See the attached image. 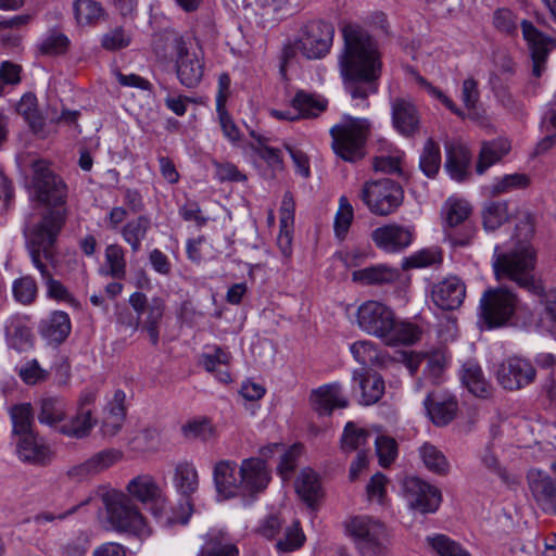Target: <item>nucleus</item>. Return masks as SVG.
<instances>
[{"label":"nucleus","instance_id":"1","mask_svg":"<svg viewBox=\"0 0 556 556\" xmlns=\"http://www.w3.org/2000/svg\"><path fill=\"white\" fill-rule=\"evenodd\" d=\"M344 46L339 55L345 89L353 99L366 101L377 92L376 81L381 76L382 60L377 40L361 25L342 27Z\"/></svg>","mask_w":556,"mask_h":556},{"label":"nucleus","instance_id":"2","mask_svg":"<svg viewBox=\"0 0 556 556\" xmlns=\"http://www.w3.org/2000/svg\"><path fill=\"white\" fill-rule=\"evenodd\" d=\"M518 239L513 250L501 252L494 248L493 268L497 280L509 279L530 293L542 292V282L534 275L535 252L529 239L534 232L533 217L525 213L516 226Z\"/></svg>","mask_w":556,"mask_h":556},{"label":"nucleus","instance_id":"3","mask_svg":"<svg viewBox=\"0 0 556 556\" xmlns=\"http://www.w3.org/2000/svg\"><path fill=\"white\" fill-rule=\"evenodd\" d=\"M358 327L381 339L387 345L414 344L420 339V328L409 321L396 320L394 312L378 301H366L357 309Z\"/></svg>","mask_w":556,"mask_h":556},{"label":"nucleus","instance_id":"4","mask_svg":"<svg viewBox=\"0 0 556 556\" xmlns=\"http://www.w3.org/2000/svg\"><path fill=\"white\" fill-rule=\"evenodd\" d=\"M65 220V208L47 207L39 216H29L24 227V237L33 264L47 262L52 268L56 266L55 243Z\"/></svg>","mask_w":556,"mask_h":556},{"label":"nucleus","instance_id":"5","mask_svg":"<svg viewBox=\"0 0 556 556\" xmlns=\"http://www.w3.org/2000/svg\"><path fill=\"white\" fill-rule=\"evenodd\" d=\"M346 532L361 556H387L389 530L379 519L355 516L346 525Z\"/></svg>","mask_w":556,"mask_h":556},{"label":"nucleus","instance_id":"6","mask_svg":"<svg viewBox=\"0 0 556 556\" xmlns=\"http://www.w3.org/2000/svg\"><path fill=\"white\" fill-rule=\"evenodd\" d=\"M369 130L368 119L344 115L342 122L330 129L334 153L349 162L361 159Z\"/></svg>","mask_w":556,"mask_h":556},{"label":"nucleus","instance_id":"7","mask_svg":"<svg viewBox=\"0 0 556 556\" xmlns=\"http://www.w3.org/2000/svg\"><path fill=\"white\" fill-rule=\"evenodd\" d=\"M108 518L112 527L118 531L130 532L140 538L150 534L146 521L126 494L112 491L103 496Z\"/></svg>","mask_w":556,"mask_h":556},{"label":"nucleus","instance_id":"8","mask_svg":"<svg viewBox=\"0 0 556 556\" xmlns=\"http://www.w3.org/2000/svg\"><path fill=\"white\" fill-rule=\"evenodd\" d=\"M517 295L507 288H489L480 299V317L488 328L506 326L516 313Z\"/></svg>","mask_w":556,"mask_h":556},{"label":"nucleus","instance_id":"9","mask_svg":"<svg viewBox=\"0 0 556 556\" xmlns=\"http://www.w3.org/2000/svg\"><path fill=\"white\" fill-rule=\"evenodd\" d=\"M443 229L446 239L454 247L471 243L476 227L470 222L471 206L467 201L448 199L443 208Z\"/></svg>","mask_w":556,"mask_h":556},{"label":"nucleus","instance_id":"10","mask_svg":"<svg viewBox=\"0 0 556 556\" xmlns=\"http://www.w3.org/2000/svg\"><path fill=\"white\" fill-rule=\"evenodd\" d=\"M31 167V187L36 199L49 207L61 208L67 197L66 185L45 161H34Z\"/></svg>","mask_w":556,"mask_h":556},{"label":"nucleus","instance_id":"11","mask_svg":"<svg viewBox=\"0 0 556 556\" xmlns=\"http://www.w3.org/2000/svg\"><path fill=\"white\" fill-rule=\"evenodd\" d=\"M361 198L369 211L376 215L393 213L403 201V190L394 180L384 178L366 182Z\"/></svg>","mask_w":556,"mask_h":556},{"label":"nucleus","instance_id":"12","mask_svg":"<svg viewBox=\"0 0 556 556\" xmlns=\"http://www.w3.org/2000/svg\"><path fill=\"white\" fill-rule=\"evenodd\" d=\"M334 28L324 21H311L299 31L296 47L307 60L325 58L333 42Z\"/></svg>","mask_w":556,"mask_h":556},{"label":"nucleus","instance_id":"13","mask_svg":"<svg viewBox=\"0 0 556 556\" xmlns=\"http://www.w3.org/2000/svg\"><path fill=\"white\" fill-rule=\"evenodd\" d=\"M494 375L504 390L513 392L532 384L536 378V369L528 358L510 356L496 365Z\"/></svg>","mask_w":556,"mask_h":556},{"label":"nucleus","instance_id":"14","mask_svg":"<svg viewBox=\"0 0 556 556\" xmlns=\"http://www.w3.org/2000/svg\"><path fill=\"white\" fill-rule=\"evenodd\" d=\"M127 491L142 504L150 505L153 515L163 525L177 523V518L167 515L162 490L151 476L142 475L131 479L127 484Z\"/></svg>","mask_w":556,"mask_h":556},{"label":"nucleus","instance_id":"15","mask_svg":"<svg viewBox=\"0 0 556 556\" xmlns=\"http://www.w3.org/2000/svg\"><path fill=\"white\" fill-rule=\"evenodd\" d=\"M172 45L176 55L175 68L179 83L187 88L197 87L203 77V60L197 52L189 50L182 36L174 34Z\"/></svg>","mask_w":556,"mask_h":556},{"label":"nucleus","instance_id":"16","mask_svg":"<svg viewBox=\"0 0 556 556\" xmlns=\"http://www.w3.org/2000/svg\"><path fill=\"white\" fill-rule=\"evenodd\" d=\"M129 304L138 315L135 329L138 328L141 317L144 316L142 319L143 328L147 330L151 343L156 345L159 343V328L165 309L164 300L160 296H154L148 301L144 293L134 292L129 296Z\"/></svg>","mask_w":556,"mask_h":556},{"label":"nucleus","instance_id":"17","mask_svg":"<svg viewBox=\"0 0 556 556\" xmlns=\"http://www.w3.org/2000/svg\"><path fill=\"white\" fill-rule=\"evenodd\" d=\"M404 490L409 508L421 514L437 511L442 501L439 489L416 477L405 480Z\"/></svg>","mask_w":556,"mask_h":556},{"label":"nucleus","instance_id":"18","mask_svg":"<svg viewBox=\"0 0 556 556\" xmlns=\"http://www.w3.org/2000/svg\"><path fill=\"white\" fill-rule=\"evenodd\" d=\"M522 35L528 42L532 59V75L540 77L545 71L546 61L551 51L556 48V42L551 37L545 36L529 21L523 20L520 23Z\"/></svg>","mask_w":556,"mask_h":556},{"label":"nucleus","instance_id":"19","mask_svg":"<svg viewBox=\"0 0 556 556\" xmlns=\"http://www.w3.org/2000/svg\"><path fill=\"white\" fill-rule=\"evenodd\" d=\"M392 125L397 132L405 137L415 136L421 125V116L414 101L406 97L390 99Z\"/></svg>","mask_w":556,"mask_h":556},{"label":"nucleus","instance_id":"20","mask_svg":"<svg viewBox=\"0 0 556 556\" xmlns=\"http://www.w3.org/2000/svg\"><path fill=\"white\" fill-rule=\"evenodd\" d=\"M240 496H254L263 492L270 480V472L266 463L256 457L243 459L239 468Z\"/></svg>","mask_w":556,"mask_h":556},{"label":"nucleus","instance_id":"21","mask_svg":"<svg viewBox=\"0 0 556 556\" xmlns=\"http://www.w3.org/2000/svg\"><path fill=\"white\" fill-rule=\"evenodd\" d=\"M413 239L414 230L397 224L384 225L371 232L374 243L387 253L402 252L412 244Z\"/></svg>","mask_w":556,"mask_h":556},{"label":"nucleus","instance_id":"22","mask_svg":"<svg viewBox=\"0 0 556 556\" xmlns=\"http://www.w3.org/2000/svg\"><path fill=\"white\" fill-rule=\"evenodd\" d=\"M466 296L465 283L458 277H448L432 287L433 303L443 311L458 308Z\"/></svg>","mask_w":556,"mask_h":556},{"label":"nucleus","instance_id":"23","mask_svg":"<svg viewBox=\"0 0 556 556\" xmlns=\"http://www.w3.org/2000/svg\"><path fill=\"white\" fill-rule=\"evenodd\" d=\"M529 488L541 505L547 513L556 511V479L549 477L545 471L531 469L528 472Z\"/></svg>","mask_w":556,"mask_h":556},{"label":"nucleus","instance_id":"24","mask_svg":"<svg viewBox=\"0 0 556 556\" xmlns=\"http://www.w3.org/2000/svg\"><path fill=\"white\" fill-rule=\"evenodd\" d=\"M174 485L177 492L189 500V497L198 490L199 476L195 466L188 460L178 462L174 469ZM188 513L185 517L177 518V522L186 525L192 511V505L189 501L186 502Z\"/></svg>","mask_w":556,"mask_h":556},{"label":"nucleus","instance_id":"25","mask_svg":"<svg viewBox=\"0 0 556 556\" xmlns=\"http://www.w3.org/2000/svg\"><path fill=\"white\" fill-rule=\"evenodd\" d=\"M353 392L359 395L358 402L363 405L377 403L384 393L382 377L365 369L353 374Z\"/></svg>","mask_w":556,"mask_h":556},{"label":"nucleus","instance_id":"26","mask_svg":"<svg viewBox=\"0 0 556 556\" xmlns=\"http://www.w3.org/2000/svg\"><path fill=\"white\" fill-rule=\"evenodd\" d=\"M16 453L22 462L38 466L47 465L52 458L50 447L35 432L16 438Z\"/></svg>","mask_w":556,"mask_h":556},{"label":"nucleus","instance_id":"27","mask_svg":"<svg viewBox=\"0 0 556 556\" xmlns=\"http://www.w3.org/2000/svg\"><path fill=\"white\" fill-rule=\"evenodd\" d=\"M424 405L431 421L439 427L450 424L458 412L457 400L450 394L429 392L424 401Z\"/></svg>","mask_w":556,"mask_h":556},{"label":"nucleus","instance_id":"28","mask_svg":"<svg viewBox=\"0 0 556 556\" xmlns=\"http://www.w3.org/2000/svg\"><path fill=\"white\" fill-rule=\"evenodd\" d=\"M445 169L452 179L464 181L468 178L472 155L469 149L459 141H451L445 144Z\"/></svg>","mask_w":556,"mask_h":556},{"label":"nucleus","instance_id":"29","mask_svg":"<svg viewBox=\"0 0 556 556\" xmlns=\"http://www.w3.org/2000/svg\"><path fill=\"white\" fill-rule=\"evenodd\" d=\"M121 458L122 453L119 451L114 448L103 450L92 455L86 462L72 467L68 470V476L77 480H83L110 468Z\"/></svg>","mask_w":556,"mask_h":556},{"label":"nucleus","instance_id":"30","mask_svg":"<svg viewBox=\"0 0 556 556\" xmlns=\"http://www.w3.org/2000/svg\"><path fill=\"white\" fill-rule=\"evenodd\" d=\"M216 491L223 498L240 496V473L232 460H220L214 467Z\"/></svg>","mask_w":556,"mask_h":556},{"label":"nucleus","instance_id":"31","mask_svg":"<svg viewBox=\"0 0 556 556\" xmlns=\"http://www.w3.org/2000/svg\"><path fill=\"white\" fill-rule=\"evenodd\" d=\"M311 402L319 415H330L334 408L348 406V401L342 396L338 384H326L314 390Z\"/></svg>","mask_w":556,"mask_h":556},{"label":"nucleus","instance_id":"32","mask_svg":"<svg viewBox=\"0 0 556 556\" xmlns=\"http://www.w3.org/2000/svg\"><path fill=\"white\" fill-rule=\"evenodd\" d=\"M238 547L225 531L211 529L204 535V544L198 556H238Z\"/></svg>","mask_w":556,"mask_h":556},{"label":"nucleus","instance_id":"33","mask_svg":"<svg viewBox=\"0 0 556 556\" xmlns=\"http://www.w3.org/2000/svg\"><path fill=\"white\" fill-rule=\"evenodd\" d=\"M38 420L40 424L55 428L65 421L67 416V405L63 397L45 396L39 401Z\"/></svg>","mask_w":556,"mask_h":556},{"label":"nucleus","instance_id":"34","mask_svg":"<svg viewBox=\"0 0 556 556\" xmlns=\"http://www.w3.org/2000/svg\"><path fill=\"white\" fill-rule=\"evenodd\" d=\"M5 339L10 348L23 352L33 346V333L26 320L12 316L5 323Z\"/></svg>","mask_w":556,"mask_h":556},{"label":"nucleus","instance_id":"35","mask_svg":"<svg viewBox=\"0 0 556 556\" xmlns=\"http://www.w3.org/2000/svg\"><path fill=\"white\" fill-rule=\"evenodd\" d=\"M230 361L231 355L227 350L220 346H215L212 352L204 353L201 356L200 363L205 370L214 374L218 381L228 383L231 381L229 372Z\"/></svg>","mask_w":556,"mask_h":556},{"label":"nucleus","instance_id":"36","mask_svg":"<svg viewBox=\"0 0 556 556\" xmlns=\"http://www.w3.org/2000/svg\"><path fill=\"white\" fill-rule=\"evenodd\" d=\"M72 324L67 313L54 311L49 318L41 321V334L53 343H62L71 333Z\"/></svg>","mask_w":556,"mask_h":556},{"label":"nucleus","instance_id":"37","mask_svg":"<svg viewBox=\"0 0 556 556\" xmlns=\"http://www.w3.org/2000/svg\"><path fill=\"white\" fill-rule=\"evenodd\" d=\"M399 278V270L384 264L368 266L352 273V279L362 285H389Z\"/></svg>","mask_w":556,"mask_h":556},{"label":"nucleus","instance_id":"38","mask_svg":"<svg viewBox=\"0 0 556 556\" xmlns=\"http://www.w3.org/2000/svg\"><path fill=\"white\" fill-rule=\"evenodd\" d=\"M510 150L508 140L497 138L482 143L476 172L482 175L489 167L502 160Z\"/></svg>","mask_w":556,"mask_h":556},{"label":"nucleus","instance_id":"39","mask_svg":"<svg viewBox=\"0 0 556 556\" xmlns=\"http://www.w3.org/2000/svg\"><path fill=\"white\" fill-rule=\"evenodd\" d=\"M96 424L92 409H77L75 416L59 427V432L70 438L83 439L90 434Z\"/></svg>","mask_w":556,"mask_h":556},{"label":"nucleus","instance_id":"40","mask_svg":"<svg viewBox=\"0 0 556 556\" xmlns=\"http://www.w3.org/2000/svg\"><path fill=\"white\" fill-rule=\"evenodd\" d=\"M460 378L466 388L476 396L484 397L490 393V383L481 367L473 361L464 363Z\"/></svg>","mask_w":556,"mask_h":556},{"label":"nucleus","instance_id":"41","mask_svg":"<svg viewBox=\"0 0 556 556\" xmlns=\"http://www.w3.org/2000/svg\"><path fill=\"white\" fill-rule=\"evenodd\" d=\"M125 397L122 390H116L112 402L109 403L102 425L105 434L115 435L121 430L126 416Z\"/></svg>","mask_w":556,"mask_h":556},{"label":"nucleus","instance_id":"42","mask_svg":"<svg viewBox=\"0 0 556 556\" xmlns=\"http://www.w3.org/2000/svg\"><path fill=\"white\" fill-rule=\"evenodd\" d=\"M41 275V278L47 288V296L49 299H53L56 301H62L66 303L74 302V296L68 291V289L60 281L53 278L52 273L50 270L51 264L47 262H41L37 264H33Z\"/></svg>","mask_w":556,"mask_h":556},{"label":"nucleus","instance_id":"43","mask_svg":"<svg viewBox=\"0 0 556 556\" xmlns=\"http://www.w3.org/2000/svg\"><path fill=\"white\" fill-rule=\"evenodd\" d=\"M295 490L308 506H313L323 495L318 476L312 470L301 472L295 483Z\"/></svg>","mask_w":556,"mask_h":556},{"label":"nucleus","instance_id":"44","mask_svg":"<svg viewBox=\"0 0 556 556\" xmlns=\"http://www.w3.org/2000/svg\"><path fill=\"white\" fill-rule=\"evenodd\" d=\"M13 434L17 438L33 433L34 412L29 403H22L10 408Z\"/></svg>","mask_w":556,"mask_h":556},{"label":"nucleus","instance_id":"45","mask_svg":"<svg viewBox=\"0 0 556 556\" xmlns=\"http://www.w3.org/2000/svg\"><path fill=\"white\" fill-rule=\"evenodd\" d=\"M149 228L150 219L144 215L128 222L123 227L122 237L131 247L134 253L141 249V241L146 238Z\"/></svg>","mask_w":556,"mask_h":556},{"label":"nucleus","instance_id":"46","mask_svg":"<svg viewBox=\"0 0 556 556\" xmlns=\"http://www.w3.org/2000/svg\"><path fill=\"white\" fill-rule=\"evenodd\" d=\"M73 10L79 25H92L104 17V9L94 0H75Z\"/></svg>","mask_w":556,"mask_h":556},{"label":"nucleus","instance_id":"47","mask_svg":"<svg viewBox=\"0 0 556 556\" xmlns=\"http://www.w3.org/2000/svg\"><path fill=\"white\" fill-rule=\"evenodd\" d=\"M370 433L363 428H358L354 422L349 421L343 430L341 437V450L344 453H352L354 451L365 450L368 443Z\"/></svg>","mask_w":556,"mask_h":556},{"label":"nucleus","instance_id":"48","mask_svg":"<svg viewBox=\"0 0 556 556\" xmlns=\"http://www.w3.org/2000/svg\"><path fill=\"white\" fill-rule=\"evenodd\" d=\"M441 167V150L432 139L425 142L420 157L419 168L428 178H434Z\"/></svg>","mask_w":556,"mask_h":556},{"label":"nucleus","instance_id":"49","mask_svg":"<svg viewBox=\"0 0 556 556\" xmlns=\"http://www.w3.org/2000/svg\"><path fill=\"white\" fill-rule=\"evenodd\" d=\"M16 111L28 123L34 132L43 129V118L37 109V98L34 93H25L20 100Z\"/></svg>","mask_w":556,"mask_h":556},{"label":"nucleus","instance_id":"50","mask_svg":"<svg viewBox=\"0 0 556 556\" xmlns=\"http://www.w3.org/2000/svg\"><path fill=\"white\" fill-rule=\"evenodd\" d=\"M292 106L298 111V116L315 117L325 111L326 102L312 93L300 90L292 100Z\"/></svg>","mask_w":556,"mask_h":556},{"label":"nucleus","instance_id":"51","mask_svg":"<svg viewBox=\"0 0 556 556\" xmlns=\"http://www.w3.org/2000/svg\"><path fill=\"white\" fill-rule=\"evenodd\" d=\"M181 431L184 437L190 441L200 440L208 442L216 435L214 426L205 418L188 421L181 427Z\"/></svg>","mask_w":556,"mask_h":556},{"label":"nucleus","instance_id":"52","mask_svg":"<svg viewBox=\"0 0 556 556\" xmlns=\"http://www.w3.org/2000/svg\"><path fill=\"white\" fill-rule=\"evenodd\" d=\"M540 296V302L543 305L541 313V325L548 331L556 329V289L545 291L542 286V292L533 293Z\"/></svg>","mask_w":556,"mask_h":556},{"label":"nucleus","instance_id":"53","mask_svg":"<svg viewBox=\"0 0 556 556\" xmlns=\"http://www.w3.org/2000/svg\"><path fill=\"white\" fill-rule=\"evenodd\" d=\"M425 364V379L429 380L432 384L441 383L446 366V356L444 352L434 351L427 353Z\"/></svg>","mask_w":556,"mask_h":556},{"label":"nucleus","instance_id":"54","mask_svg":"<svg viewBox=\"0 0 556 556\" xmlns=\"http://www.w3.org/2000/svg\"><path fill=\"white\" fill-rule=\"evenodd\" d=\"M226 94L220 91L216 96V112L218 115L222 130L230 141L236 142L240 140V130L235 124L232 117L226 110Z\"/></svg>","mask_w":556,"mask_h":556},{"label":"nucleus","instance_id":"55","mask_svg":"<svg viewBox=\"0 0 556 556\" xmlns=\"http://www.w3.org/2000/svg\"><path fill=\"white\" fill-rule=\"evenodd\" d=\"M105 261L109 265L108 275L115 279L126 276V260L124 249L119 244H110L105 249Z\"/></svg>","mask_w":556,"mask_h":556},{"label":"nucleus","instance_id":"56","mask_svg":"<svg viewBox=\"0 0 556 556\" xmlns=\"http://www.w3.org/2000/svg\"><path fill=\"white\" fill-rule=\"evenodd\" d=\"M354 217V212L348 198L342 195L339 200V210L334 216L333 230L339 240L345 239Z\"/></svg>","mask_w":556,"mask_h":556},{"label":"nucleus","instance_id":"57","mask_svg":"<svg viewBox=\"0 0 556 556\" xmlns=\"http://www.w3.org/2000/svg\"><path fill=\"white\" fill-rule=\"evenodd\" d=\"M483 227L486 231L497 229L508 219L507 203L506 202H491L482 213Z\"/></svg>","mask_w":556,"mask_h":556},{"label":"nucleus","instance_id":"58","mask_svg":"<svg viewBox=\"0 0 556 556\" xmlns=\"http://www.w3.org/2000/svg\"><path fill=\"white\" fill-rule=\"evenodd\" d=\"M420 456L425 466L429 470L440 475L447 472L448 463L443 453L439 451L434 445L425 443L420 447Z\"/></svg>","mask_w":556,"mask_h":556},{"label":"nucleus","instance_id":"59","mask_svg":"<svg viewBox=\"0 0 556 556\" xmlns=\"http://www.w3.org/2000/svg\"><path fill=\"white\" fill-rule=\"evenodd\" d=\"M427 542L440 556H469L458 543L444 534L428 536Z\"/></svg>","mask_w":556,"mask_h":556},{"label":"nucleus","instance_id":"60","mask_svg":"<svg viewBox=\"0 0 556 556\" xmlns=\"http://www.w3.org/2000/svg\"><path fill=\"white\" fill-rule=\"evenodd\" d=\"M131 42V33L122 26H116L106 31L101 39V46L109 51H117L127 48Z\"/></svg>","mask_w":556,"mask_h":556},{"label":"nucleus","instance_id":"61","mask_svg":"<svg viewBox=\"0 0 556 556\" xmlns=\"http://www.w3.org/2000/svg\"><path fill=\"white\" fill-rule=\"evenodd\" d=\"M38 292L36 280L31 276H24L16 279L13 283L14 299L24 304H30L35 301Z\"/></svg>","mask_w":556,"mask_h":556},{"label":"nucleus","instance_id":"62","mask_svg":"<svg viewBox=\"0 0 556 556\" xmlns=\"http://www.w3.org/2000/svg\"><path fill=\"white\" fill-rule=\"evenodd\" d=\"M350 350L356 362L364 366L374 365L379 361V351L376 344L369 340L356 341Z\"/></svg>","mask_w":556,"mask_h":556},{"label":"nucleus","instance_id":"63","mask_svg":"<svg viewBox=\"0 0 556 556\" xmlns=\"http://www.w3.org/2000/svg\"><path fill=\"white\" fill-rule=\"evenodd\" d=\"M529 185V178L525 174H510L505 175L500 178L495 184H493L491 193L493 195H498L502 193H506L516 189L526 188Z\"/></svg>","mask_w":556,"mask_h":556},{"label":"nucleus","instance_id":"64","mask_svg":"<svg viewBox=\"0 0 556 556\" xmlns=\"http://www.w3.org/2000/svg\"><path fill=\"white\" fill-rule=\"evenodd\" d=\"M375 444L379 464L382 467L390 466L397 455V446L395 440L390 437L379 435L376 438Z\"/></svg>","mask_w":556,"mask_h":556}]
</instances>
